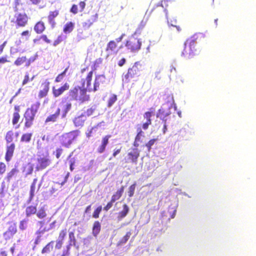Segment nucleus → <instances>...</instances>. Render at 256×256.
<instances>
[{
    "mask_svg": "<svg viewBox=\"0 0 256 256\" xmlns=\"http://www.w3.org/2000/svg\"><path fill=\"white\" fill-rule=\"evenodd\" d=\"M70 86L68 82H65L58 88L55 86L52 88V94L54 98L61 96L64 92L69 90Z\"/></svg>",
    "mask_w": 256,
    "mask_h": 256,
    "instance_id": "2eb2a0df",
    "label": "nucleus"
},
{
    "mask_svg": "<svg viewBox=\"0 0 256 256\" xmlns=\"http://www.w3.org/2000/svg\"><path fill=\"white\" fill-rule=\"evenodd\" d=\"M34 76H32V78H30L29 76V74L28 72L26 73L24 76V78L22 80V85L24 86V85L26 84L29 82L32 81L34 80Z\"/></svg>",
    "mask_w": 256,
    "mask_h": 256,
    "instance_id": "a18cd8bd",
    "label": "nucleus"
},
{
    "mask_svg": "<svg viewBox=\"0 0 256 256\" xmlns=\"http://www.w3.org/2000/svg\"><path fill=\"white\" fill-rule=\"evenodd\" d=\"M72 104L71 103H67L66 105L65 106L64 110L62 114V117H64L68 112L72 108Z\"/></svg>",
    "mask_w": 256,
    "mask_h": 256,
    "instance_id": "3c124183",
    "label": "nucleus"
},
{
    "mask_svg": "<svg viewBox=\"0 0 256 256\" xmlns=\"http://www.w3.org/2000/svg\"><path fill=\"white\" fill-rule=\"evenodd\" d=\"M16 145L14 143H11L6 145V152L5 154L6 160L8 162L13 156Z\"/></svg>",
    "mask_w": 256,
    "mask_h": 256,
    "instance_id": "a211bd4d",
    "label": "nucleus"
},
{
    "mask_svg": "<svg viewBox=\"0 0 256 256\" xmlns=\"http://www.w3.org/2000/svg\"><path fill=\"white\" fill-rule=\"evenodd\" d=\"M63 40L62 36V35H60L58 36V38L55 40L53 43V46H56Z\"/></svg>",
    "mask_w": 256,
    "mask_h": 256,
    "instance_id": "603ef678",
    "label": "nucleus"
},
{
    "mask_svg": "<svg viewBox=\"0 0 256 256\" xmlns=\"http://www.w3.org/2000/svg\"><path fill=\"white\" fill-rule=\"evenodd\" d=\"M32 133H24L22 135L20 142H22L28 143L30 142L32 137Z\"/></svg>",
    "mask_w": 256,
    "mask_h": 256,
    "instance_id": "72a5a7b5",
    "label": "nucleus"
},
{
    "mask_svg": "<svg viewBox=\"0 0 256 256\" xmlns=\"http://www.w3.org/2000/svg\"><path fill=\"white\" fill-rule=\"evenodd\" d=\"M137 134L135 138L136 140H141V138L144 136V132L141 127H138L136 129Z\"/></svg>",
    "mask_w": 256,
    "mask_h": 256,
    "instance_id": "c03bdc74",
    "label": "nucleus"
},
{
    "mask_svg": "<svg viewBox=\"0 0 256 256\" xmlns=\"http://www.w3.org/2000/svg\"><path fill=\"white\" fill-rule=\"evenodd\" d=\"M68 67L66 68H65V70L62 72H61L60 74H58L56 78L54 80V82H61L63 80V79H64V76H65V75L66 74V72L68 71Z\"/></svg>",
    "mask_w": 256,
    "mask_h": 256,
    "instance_id": "4c0bfd02",
    "label": "nucleus"
},
{
    "mask_svg": "<svg viewBox=\"0 0 256 256\" xmlns=\"http://www.w3.org/2000/svg\"><path fill=\"white\" fill-rule=\"evenodd\" d=\"M36 182H37V179L34 178L31 184L30 189V197H29V199H28L29 202H31L32 200V199L34 196V192H35L36 186Z\"/></svg>",
    "mask_w": 256,
    "mask_h": 256,
    "instance_id": "2f4dec72",
    "label": "nucleus"
},
{
    "mask_svg": "<svg viewBox=\"0 0 256 256\" xmlns=\"http://www.w3.org/2000/svg\"><path fill=\"white\" fill-rule=\"evenodd\" d=\"M74 28V23L72 22H69L64 26L63 32L65 34H70L72 32Z\"/></svg>",
    "mask_w": 256,
    "mask_h": 256,
    "instance_id": "7c9ffc66",
    "label": "nucleus"
},
{
    "mask_svg": "<svg viewBox=\"0 0 256 256\" xmlns=\"http://www.w3.org/2000/svg\"><path fill=\"white\" fill-rule=\"evenodd\" d=\"M106 82V77L102 74L97 75L95 76L94 82V86L92 88V92H95L97 91L100 86L104 84Z\"/></svg>",
    "mask_w": 256,
    "mask_h": 256,
    "instance_id": "dca6fc26",
    "label": "nucleus"
},
{
    "mask_svg": "<svg viewBox=\"0 0 256 256\" xmlns=\"http://www.w3.org/2000/svg\"><path fill=\"white\" fill-rule=\"evenodd\" d=\"M165 102L168 104L169 108H174L176 109V104L174 102L173 95L172 94H165L164 95Z\"/></svg>",
    "mask_w": 256,
    "mask_h": 256,
    "instance_id": "b1692460",
    "label": "nucleus"
},
{
    "mask_svg": "<svg viewBox=\"0 0 256 256\" xmlns=\"http://www.w3.org/2000/svg\"><path fill=\"white\" fill-rule=\"evenodd\" d=\"M51 164V160L49 157L48 154L46 156H40L37 158V164L36 167V170H42Z\"/></svg>",
    "mask_w": 256,
    "mask_h": 256,
    "instance_id": "9d476101",
    "label": "nucleus"
},
{
    "mask_svg": "<svg viewBox=\"0 0 256 256\" xmlns=\"http://www.w3.org/2000/svg\"><path fill=\"white\" fill-rule=\"evenodd\" d=\"M156 140H157L156 138L151 139L146 144L145 146L147 148L148 152L150 151L152 146L154 144Z\"/></svg>",
    "mask_w": 256,
    "mask_h": 256,
    "instance_id": "37998d69",
    "label": "nucleus"
},
{
    "mask_svg": "<svg viewBox=\"0 0 256 256\" xmlns=\"http://www.w3.org/2000/svg\"><path fill=\"white\" fill-rule=\"evenodd\" d=\"M14 138V132L12 130H9L6 134L5 140H6L7 144L12 143V141Z\"/></svg>",
    "mask_w": 256,
    "mask_h": 256,
    "instance_id": "f704fd0d",
    "label": "nucleus"
},
{
    "mask_svg": "<svg viewBox=\"0 0 256 256\" xmlns=\"http://www.w3.org/2000/svg\"><path fill=\"white\" fill-rule=\"evenodd\" d=\"M92 22L90 20H88L84 22L82 24V26L84 29H88L92 26Z\"/></svg>",
    "mask_w": 256,
    "mask_h": 256,
    "instance_id": "8fccbe9b",
    "label": "nucleus"
},
{
    "mask_svg": "<svg viewBox=\"0 0 256 256\" xmlns=\"http://www.w3.org/2000/svg\"><path fill=\"white\" fill-rule=\"evenodd\" d=\"M62 244H63V241H62V240H58L56 241L55 248L56 249L60 250L62 248Z\"/></svg>",
    "mask_w": 256,
    "mask_h": 256,
    "instance_id": "680f3d73",
    "label": "nucleus"
},
{
    "mask_svg": "<svg viewBox=\"0 0 256 256\" xmlns=\"http://www.w3.org/2000/svg\"><path fill=\"white\" fill-rule=\"evenodd\" d=\"M122 151V147H120L119 148H115L114 150L113 153H112V156L114 158L116 157L118 154Z\"/></svg>",
    "mask_w": 256,
    "mask_h": 256,
    "instance_id": "69168bd1",
    "label": "nucleus"
},
{
    "mask_svg": "<svg viewBox=\"0 0 256 256\" xmlns=\"http://www.w3.org/2000/svg\"><path fill=\"white\" fill-rule=\"evenodd\" d=\"M142 42L140 40L134 36H129L125 42V46L128 50L132 52L139 50L141 48Z\"/></svg>",
    "mask_w": 256,
    "mask_h": 256,
    "instance_id": "0eeeda50",
    "label": "nucleus"
},
{
    "mask_svg": "<svg viewBox=\"0 0 256 256\" xmlns=\"http://www.w3.org/2000/svg\"><path fill=\"white\" fill-rule=\"evenodd\" d=\"M170 114V112L169 110H166L164 108H161L158 112L156 117L159 118L163 121L166 122V117Z\"/></svg>",
    "mask_w": 256,
    "mask_h": 256,
    "instance_id": "393cba45",
    "label": "nucleus"
},
{
    "mask_svg": "<svg viewBox=\"0 0 256 256\" xmlns=\"http://www.w3.org/2000/svg\"><path fill=\"white\" fill-rule=\"evenodd\" d=\"M52 140H53V138L50 134H45L42 136V140L49 142Z\"/></svg>",
    "mask_w": 256,
    "mask_h": 256,
    "instance_id": "864d4df0",
    "label": "nucleus"
},
{
    "mask_svg": "<svg viewBox=\"0 0 256 256\" xmlns=\"http://www.w3.org/2000/svg\"><path fill=\"white\" fill-rule=\"evenodd\" d=\"M60 108H58L54 114H50L46 118L45 122L47 123L56 122L60 114Z\"/></svg>",
    "mask_w": 256,
    "mask_h": 256,
    "instance_id": "cd10ccee",
    "label": "nucleus"
},
{
    "mask_svg": "<svg viewBox=\"0 0 256 256\" xmlns=\"http://www.w3.org/2000/svg\"><path fill=\"white\" fill-rule=\"evenodd\" d=\"M40 39H42L47 44H50V40H49L46 35L44 34L42 35L40 37Z\"/></svg>",
    "mask_w": 256,
    "mask_h": 256,
    "instance_id": "338daca9",
    "label": "nucleus"
},
{
    "mask_svg": "<svg viewBox=\"0 0 256 256\" xmlns=\"http://www.w3.org/2000/svg\"><path fill=\"white\" fill-rule=\"evenodd\" d=\"M70 242H72L74 244H75L76 240L74 237V232H70L68 234Z\"/></svg>",
    "mask_w": 256,
    "mask_h": 256,
    "instance_id": "13d9d810",
    "label": "nucleus"
},
{
    "mask_svg": "<svg viewBox=\"0 0 256 256\" xmlns=\"http://www.w3.org/2000/svg\"><path fill=\"white\" fill-rule=\"evenodd\" d=\"M8 230L4 233L5 240L11 238L17 232L16 224L14 222H10Z\"/></svg>",
    "mask_w": 256,
    "mask_h": 256,
    "instance_id": "4468645a",
    "label": "nucleus"
},
{
    "mask_svg": "<svg viewBox=\"0 0 256 256\" xmlns=\"http://www.w3.org/2000/svg\"><path fill=\"white\" fill-rule=\"evenodd\" d=\"M36 144L38 149H41L43 146V143L40 139L37 140Z\"/></svg>",
    "mask_w": 256,
    "mask_h": 256,
    "instance_id": "774afa93",
    "label": "nucleus"
},
{
    "mask_svg": "<svg viewBox=\"0 0 256 256\" xmlns=\"http://www.w3.org/2000/svg\"><path fill=\"white\" fill-rule=\"evenodd\" d=\"M87 91L80 86H76L68 92V96L71 100L76 101L80 104L88 102L90 96L87 94Z\"/></svg>",
    "mask_w": 256,
    "mask_h": 256,
    "instance_id": "7ed1b4c3",
    "label": "nucleus"
},
{
    "mask_svg": "<svg viewBox=\"0 0 256 256\" xmlns=\"http://www.w3.org/2000/svg\"><path fill=\"white\" fill-rule=\"evenodd\" d=\"M54 241L49 242L42 250V254L49 253L53 248Z\"/></svg>",
    "mask_w": 256,
    "mask_h": 256,
    "instance_id": "e433bc0d",
    "label": "nucleus"
},
{
    "mask_svg": "<svg viewBox=\"0 0 256 256\" xmlns=\"http://www.w3.org/2000/svg\"><path fill=\"white\" fill-rule=\"evenodd\" d=\"M6 170V165L2 162H0V175L4 174Z\"/></svg>",
    "mask_w": 256,
    "mask_h": 256,
    "instance_id": "4d7b16f0",
    "label": "nucleus"
},
{
    "mask_svg": "<svg viewBox=\"0 0 256 256\" xmlns=\"http://www.w3.org/2000/svg\"><path fill=\"white\" fill-rule=\"evenodd\" d=\"M34 30L37 34L43 33L46 30V26L44 22L42 20L37 22L34 26Z\"/></svg>",
    "mask_w": 256,
    "mask_h": 256,
    "instance_id": "5701e85b",
    "label": "nucleus"
},
{
    "mask_svg": "<svg viewBox=\"0 0 256 256\" xmlns=\"http://www.w3.org/2000/svg\"><path fill=\"white\" fill-rule=\"evenodd\" d=\"M63 152V150L61 148H56L55 151V156L57 159H58Z\"/></svg>",
    "mask_w": 256,
    "mask_h": 256,
    "instance_id": "5fc2aeb1",
    "label": "nucleus"
},
{
    "mask_svg": "<svg viewBox=\"0 0 256 256\" xmlns=\"http://www.w3.org/2000/svg\"><path fill=\"white\" fill-rule=\"evenodd\" d=\"M140 67L141 66L138 62H135L131 68L128 69L127 73L123 78V81L128 83L131 79L138 76L141 70Z\"/></svg>",
    "mask_w": 256,
    "mask_h": 256,
    "instance_id": "6e6552de",
    "label": "nucleus"
},
{
    "mask_svg": "<svg viewBox=\"0 0 256 256\" xmlns=\"http://www.w3.org/2000/svg\"><path fill=\"white\" fill-rule=\"evenodd\" d=\"M140 156V150L138 148H132L127 153L124 160L126 163L136 164Z\"/></svg>",
    "mask_w": 256,
    "mask_h": 256,
    "instance_id": "1a4fd4ad",
    "label": "nucleus"
},
{
    "mask_svg": "<svg viewBox=\"0 0 256 256\" xmlns=\"http://www.w3.org/2000/svg\"><path fill=\"white\" fill-rule=\"evenodd\" d=\"M86 118L84 114L76 116L73 120V122L76 127L82 128L84 124Z\"/></svg>",
    "mask_w": 256,
    "mask_h": 256,
    "instance_id": "4be33fe9",
    "label": "nucleus"
},
{
    "mask_svg": "<svg viewBox=\"0 0 256 256\" xmlns=\"http://www.w3.org/2000/svg\"><path fill=\"white\" fill-rule=\"evenodd\" d=\"M94 72L93 70H90L86 75L85 78H82L81 80V87L87 92H92V78Z\"/></svg>",
    "mask_w": 256,
    "mask_h": 256,
    "instance_id": "f8f14e48",
    "label": "nucleus"
},
{
    "mask_svg": "<svg viewBox=\"0 0 256 256\" xmlns=\"http://www.w3.org/2000/svg\"><path fill=\"white\" fill-rule=\"evenodd\" d=\"M70 244L66 246V249L62 251V254L60 256H68L70 254Z\"/></svg>",
    "mask_w": 256,
    "mask_h": 256,
    "instance_id": "6e6d98bb",
    "label": "nucleus"
},
{
    "mask_svg": "<svg viewBox=\"0 0 256 256\" xmlns=\"http://www.w3.org/2000/svg\"><path fill=\"white\" fill-rule=\"evenodd\" d=\"M114 202L110 200L109 202H108L106 205L104 207V210L105 211L108 210L111 208Z\"/></svg>",
    "mask_w": 256,
    "mask_h": 256,
    "instance_id": "bf43d9fd",
    "label": "nucleus"
},
{
    "mask_svg": "<svg viewBox=\"0 0 256 256\" xmlns=\"http://www.w3.org/2000/svg\"><path fill=\"white\" fill-rule=\"evenodd\" d=\"M122 210L118 213L117 218L118 221L122 220L127 216L129 212V208L126 204H124L122 206Z\"/></svg>",
    "mask_w": 256,
    "mask_h": 256,
    "instance_id": "bb28decb",
    "label": "nucleus"
},
{
    "mask_svg": "<svg viewBox=\"0 0 256 256\" xmlns=\"http://www.w3.org/2000/svg\"><path fill=\"white\" fill-rule=\"evenodd\" d=\"M40 104L39 102H36L32 104L30 108L26 110L24 115L25 120L24 127L26 128H30L32 126L36 114L40 108Z\"/></svg>",
    "mask_w": 256,
    "mask_h": 256,
    "instance_id": "20e7f679",
    "label": "nucleus"
},
{
    "mask_svg": "<svg viewBox=\"0 0 256 256\" xmlns=\"http://www.w3.org/2000/svg\"><path fill=\"white\" fill-rule=\"evenodd\" d=\"M27 220H22L20 222L19 228L20 230H26L27 228Z\"/></svg>",
    "mask_w": 256,
    "mask_h": 256,
    "instance_id": "09e8293b",
    "label": "nucleus"
},
{
    "mask_svg": "<svg viewBox=\"0 0 256 256\" xmlns=\"http://www.w3.org/2000/svg\"><path fill=\"white\" fill-rule=\"evenodd\" d=\"M80 132L78 130H72L62 134L60 141L62 146L68 148L73 142L79 136Z\"/></svg>",
    "mask_w": 256,
    "mask_h": 256,
    "instance_id": "423d86ee",
    "label": "nucleus"
},
{
    "mask_svg": "<svg viewBox=\"0 0 256 256\" xmlns=\"http://www.w3.org/2000/svg\"><path fill=\"white\" fill-rule=\"evenodd\" d=\"M101 230V224L98 220H96L94 222L92 228V235L96 237Z\"/></svg>",
    "mask_w": 256,
    "mask_h": 256,
    "instance_id": "a878e982",
    "label": "nucleus"
},
{
    "mask_svg": "<svg viewBox=\"0 0 256 256\" xmlns=\"http://www.w3.org/2000/svg\"><path fill=\"white\" fill-rule=\"evenodd\" d=\"M130 232H127L125 236L118 242L117 243V246H120L126 244L130 238Z\"/></svg>",
    "mask_w": 256,
    "mask_h": 256,
    "instance_id": "c9c22d12",
    "label": "nucleus"
},
{
    "mask_svg": "<svg viewBox=\"0 0 256 256\" xmlns=\"http://www.w3.org/2000/svg\"><path fill=\"white\" fill-rule=\"evenodd\" d=\"M41 86L42 88V89L40 90L38 94L40 98H44L48 95L50 88V82L48 81H45L42 84Z\"/></svg>",
    "mask_w": 256,
    "mask_h": 256,
    "instance_id": "aec40b11",
    "label": "nucleus"
},
{
    "mask_svg": "<svg viewBox=\"0 0 256 256\" xmlns=\"http://www.w3.org/2000/svg\"><path fill=\"white\" fill-rule=\"evenodd\" d=\"M197 39L196 36L194 35L185 41L182 54L186 58H192L198 54L199 50L196 46Z\"/></svg>",
    "mask_w": 256,
    "mask_h": 256,
    "instance_id": "f03ea898",
    "label": "nucleus"
},
{
    "mask_svg": "<svg viewBox=\"0 0 256 256\" xmlns=\"http://www.w3.org/2000/svg\"><path fill=\"white\" fill-rule=\"evenodd\" d=\"M124 191V186H122L112 196L110 200L114 202L116 200H119L122 196Z\"/></svg>",
    "mask_w": 256,
    "mask_h": 256,
    "instance_id": "c756f323",
    "label": "nucleus"
},
{
    "mask_svg": "<svg viewBox=\"0 0 256 256\" xmlns=\"http://www.w3.org/2000/svg\"><path fill=\"white\" fill-rule=\"evenodd\" d=\"M36 211L37 204L28 206L26 209V215L27 217H30L32 215L36 214Z\"/></svg>",
    "mask_w": 256,
    "mask_h": 256,
    "instance_id": "c85d7f7f",
    "label": "nucleus"
},
{
    "mask_svg": "<svg viewBox=\"0 0 256 256\" xmlns=\"http://www.w3.org/2000/svg\"><path fill=\"white\" fill-rule=\"evenodd\" d=\"M116 100L117 96L115 94H112L108 100L107 104L108 107L110 108Z\"/></svg>",
    "mask_w": 256,
    "mask_h": 256,
    "instance_id": "ea45409f",
    "label": "nucleus"
},
{
    "mask_svg": "<svg viewBox=\"0 0 256 256\" xmlns=\"http://www.w3.org/2000/svg\"><path fill=\"white\" fill-rule=\"evenodd\" d=\"M94 110H95V108H88L85 112V114L87 116H89L93 114Z\"/></svg>",
    "mask_w": 256,
    "mask_h": 256,
    "instance_id": "e2e57ef3",
    "label": "nucleus"
},
{
    "mask_svg": "<svg viewBox=\"0 0 256 256\" xmlns=\"http://www.w3.org/2000/svg\"><path fill=\"white\" fill-rule=\"evenodd\" d=\"M151 12L156 16H160L164 13H165L168 24L176 28L178 32H180L182 31V28L180 26L176 25V19L172 20L168 18L167 12L162 5H156L152 10Z\"/></svg>",
    "mask_w": 256,
    "mask_h": 256,
    "instance_id": "39448f33",
    "label": "nucleus"
},
{
    "mask_svg": "<svg viewBox=\"0 0 256 256\" xmlns=\"http://www.w3.org/2000/svg\"><path fill=\"white\" fill-rule=\"evenodd\" d=\"M59 14V12L58 10L51 11L49 12L48 16V20L49 24L51 26L52 28H54L56 24L54 18Z\"/></svg>",
    "mask_w": 256,
    "mask_h": 256,
    "instance_id": "412c9836",
    "label": "nucleus"
},
{
    "mask_svg": "<svg viewBox=\"0 0 256 256\" xmlns=\"http://www.w3.org/2000/svg\"><path fill=\"white\" fill-rule=\"evenodd\" d=\"M36 216L40 220L44 219L47 216L46 209L44 207L40 208L38 211H36Z\"/></svg>",
    "mask_w": 256,
    "mask_h": 256,
    "instance_id": "473e14b6",
    "label": "nucleus"
},
{
    "mask_svg": "<svg viewBox=\"0 0 256 256\" xmlns=\"http://www.w3.org/2000/svg\"><path fill=\"white\" fill-rule=\"evenodd\" d=\"M136 184L134 183L130 186L128 191V195L129 197H132L134 196L136 188Z\"/></svg>",
    "mask_w": 256,
    "mask_h": 256,
    "instance_id": "de8ad7c7",
    "label": "nucleus"
},
{
    "mask_svg": "<svg viewBox=\"0 0 256 256\" xmlns=\"http://www.w3.org/2000/svg\"><path fill=\"white\" fill-rule=\"evenodd\" d=\"M20 118V114H16L13 113L12 114V124L14 126L18 124L19 122Z\"/></svg>",
    "mask_w": 256,
    "mask_h": 256,
    "instance_id": "a19ab883",
    "label": "nucleus"
},
{
    "mask_svg": "<svg viewBox=\"0 0 256 256\" xmlns=\"http://www.w3.org/2000/svg\"><path fill=\"white\" fill-rule=\"evenodd\" d=\"M69 163H70V171H72L74 169V165L76 163V160L74 159V158H70L69 160Z\"/></svg>",
    "mask_w": 256,
    "mask_h": 256,
    "instance_id": "052dcab7",
    "label": "nucleus"
},
{
    "mask_svg": "<svg viewBox=\"0 0 256 256\" xmlns=\"http://www.w3.org/2000/svg\"><path fill=\"white\" fill-rule=\"evenodd\" d=\"M18 172V170L16 168H12L9 172L8 173L6 177V179L7 181H10V180L16 175Z\"/></svg>",
    "mask_w": 256,
    "mask_h": 256,
    "instance_id": "58836bf2",
    "label": "nucleus"
},
{
    "mask_svg": "<svg viewBox=\"0 0 256 256\" xmlns=\"http://www.w3.org/2000/svg\"><path fill=\"white\" fill-rule=\"evenodd\" d=\"M67 233V230L66 228H64L58 234V240H62V241L64 240V238H65Z\"/></svg>",
    "mask_w": 256,
    "mask_h": 256,
    "instance_id": "49530a36",
    "label": "nucleus"
},
{
    "mask_svg": "<svg viewBox=\"0 0 256 256\" xmlns=\"http://www.w3.org/2000/svg\"><path fill=\"white\" fill-rule=\"evenodd\" d=\"M150 110H152L151 112H146L144 114V118L146 120V122L142 126V128L144 130H146L152 124L151 116L154 110L153 108H150Z\"/></svg>",
    "mask_w": 256,
    "mask_h": 256,
    "instance_id": "f3484780",
    "label": "nucleus"
},
{
    "mask_svg": "<svg viewBox=\"0 0 256 256\" xmlns=\"http://www.w3.org/2000/svg\"><path fill=\"white\" fill-rule=\"evenodd\" d=\"M70 11L74 14H76L78 12V6L76 4H73L70 8Z\"/></svg>",
    "mask_w": 256,
    "mask_h": 256,
    "instance_id": "0e129e2a",
    "label": "nucleus"
},
{
    "mask_svg": "<svg viewBox=\"0 0 256 256\" xmlns=\"http://www.w3.org/2000/svg\"><path fill=\"white\" fill-rule=\"evenodd\" d=\"M102 210V206H101L97 207L92 214V217L94 218H98L100 216V214Z\"/></svg>",
    "mask_w": 256,
    "mask_h": 256,
    "instance_id": "79ce46f5",
    "label": "nucleus"
},
{
    "mask_svg": "<svg viewBox=\"0 0 256 256\" xmlns=\"http://www.w3.org/2000/svg\"><path fill=\"white\" fill-rule=\"evenodd\" d=\"M24 4L21 0H14V10L16 12L14 19L11 22L16 24L17 28H24L28 24L29 17L27 14L24 12H20V6H22Z\"/></svg>",
    "mask_w": 256,
    "mask_h": 256,
    "instance_id": "f257e3e1",
    "label": "nucleus"
},
{
    "mask_svg": "<svg viewBox=\"0 0 256 256\" xmlns=\"http://www.w3.org/2000/svg\"><path fill=\"white\" fill-rule=\"evenodd\" d=\"M36 56L28 58L26 56L18 57L14 62V64L17 66H24V67H28L30 64L36 60Z\"/></svg>",
    "mask_w": 256,
    "mask_h": 256,
    "instance_id": "9b49d317",
    "label": "nucleus"
},
{
    "mask_svg": "<svg viewBox=\"0 0 256 256\" xmlns=\"http://www.w3.org/2000/svg\"><path fill=\"white\" fill-rule=\"evenodd\" d=\"M120 48L118 47V44L114 40H110L106 45V58H108L110 56L116 54L119 50Z\"/></svg>",
    "mask_w": 256,
    "mask_h": 256,
    "instance_id": "ddd939ff",
    "label": "nucleus"
},
{
    "mask_svg": "<svg viewBox=\"0 0 256 256\" xmlns=\"http://www.w3.org/2000/svg\"><path fill=\"white\" fill-rule=\"evenodd\" d=\"M110 138V135H106L102 138V144L98 146V147L97 148V152L98 154H102L105 151L106 146L108 144L109 139Z\"/></svg>",
    "mask_w": 256,
    "mask_h": 256,
    "instance_id": "6ab92c4d",
    "label": "nucleus"
}]
</instances>
